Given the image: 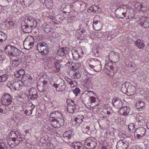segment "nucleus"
Returning a JSON list of instances; mask_svg holds the SVG:
<instances>
[{"label":"nucleus","instance_id":"62","mask_svg":"<svg viewBox=\"0 0 149 149\" xmlns=\"http://www.w3.org/2000/svg\"><path fill=\"white\" fill-rule=\"evenodd\" d=\"M13 64L15 65L16 66H17L19 64V62L18 61L16 60H14L12 62Z\"/></svg>","mask_w":149,"mask_h":149},{"label":"nucleus","instance_id":"30","mask_svg":"<svg viewBox=\"0 0 149 149\" xmlns=\"http://www.w3.org/2000/svg\"><path fill=\"white\" fill-rule=\"evenodd\" d=\"M91 60L92 64L94 65L95 67L96 66H101L100 62L97 59L92 58Z\"/></svg>","mask_w":149,"mask_h":149},{"label":"nucleus","instance_id":"41","mask_svg":"<svg viewBox=\"0 0 149 149\" xmlns=\"http://www.w3.org/2000/svg\"><path fill=\"white\" fill-rule=\"evenodd\" d=\"M140 10L143 12H145L147 10L148 8L145 5L143 4L140 5Z\"/></svg>","mask_w":149,"mask_h":149},{"label":"nucleus","instance_id":"33","mask_svg":"<svg viewBox=\"0 0 149 149\" xmlns=\"http://www.w3.org/2000/svg\"><path fill=\"white\" fill-rule=\"evenodd\" d=\"M89 9L90 10L97 13V12L100 9V8L96 5H93L89 8Z\"/></svg>","mask_w":149,"mask_h":149},{"label":"nucleus","instance_id":"27","mask_svg":"<svg viewBox=\"0 0 149 149\" xmlns=\"http://www.w3.org/2000/svg\"><path fill=\"white\" fill-rule=\"evenodd\" d=\"M136 45L139 48L143 47L145 45V44L142 40L140 39H137L135 42Z\"/></svg>","mask_w":149,"mask_h":149},{"label":"nucleus","instance_id":"53","mask_svg":"<svg viewBox=\"0 0 149 149\" xmlns=\"http://www.w3.org/2000/svg\"><path fill=\"white\" fill-rule=\"evenodd\" d=\"M79 32H81L82 33H83L84 35H86V30L83 28H80L79 30Z\"/></svg>","mask_w":149,"mask_h":149},{"label":"nucleus","instance_id":"60","mask_svg":"<svg viewBox=\"0 0 149 149\" xmlns=\"http://www.w3.org/2000/svg\"><path fill=\"white\" fill-rule=\"evenodd\" d=\"M32 111H27L26 110L24 112L26 114L27 116H29L32 114Z\"/></svg>","mask_w":149,"mask_h":149},{"label":"nucleus","instance_id":"54","mask_svg":"<svg viewBox=\"0 0 149 149\" xmlns=\"http://www.w3.org/2000/svg\"><path fill=\"white\" fill-rule=\"evenodd\" d=\"M6 25L8 26V27L9 28H11L13 27V23L12 21L8 22Z\"/></svg>","mask_w":149,"mask_h":149},{"label":"nucleus","instance_id":"40","mask_svg":"<svg viewBox=\"0 0 149 149\" xmlns=\"http://www.w3.org/2000/svg\"><path fill=\"white\" fill-rule=\"evenodd\" d=\"M37 88L40 92H44L45 91L46 89L47 88H45L43 86L41 87L40 86H37Z\"/></svg>","mask_w":149,"mask_h":149},{"label":"nucleus","instance_id":"46","mask_svg":"<svg viewBox=\"0 0 149 149\" xmlns=\"http://www.w3.org/2000/svg\"><path fill=\"white\" fill-rule=\"evenodd\" d=\"M50 26L48 25H46L44 28V31L46 33L50 31Z\"/></svg>","mask_w":149,"mask_h":149},{"label":"nucleus","instance_id":"43","mask_svg":"<svg viewBox=\"0 0 149 149\" xmlns=\"http://www.w3.org/2000/svg\"><path fill=\"white\" fill-rule=\"evenodd\" d=\"M60 62L59 61L57 62L56 63H55V67L56 69V72H58L60 70V68L61 67V65L59 63Z\"/></svg>","mask_w":149,"mask_h":149},{"label":"nucleus","instance_id":"26","mask_svg":"<svg viewBox=\"0 0 149 149\" xmlns=\"http://www.w3.org/2000/svg\"><path fill=\"white\" fill-rule=\"evenodd\" d=\"M31 44V45H33L34 44V39L33 37L31 36L30 35L27 36L25 38L24 41Z\"/></svg>","mask_w":149,"mask_h":149},{"label":"nucleus","instance_id":"32","mask_svg":"<svg viewBox=\"0 0 149 149\" xmlns=\"http://www.w3.org/2000/svg\"><path fill=\"white\" fill-rule=\"evenodd\" d=\"M6 38V35L3 32L0 31V43L2 42L3 41H5Z\"/></svg>","mask_w":149,"mask_h":149},{"label":"nucleus","instance_id":"51","mask_svg":"<svg viewBox=\"0 0 149 149\" xmlns=\"http://www.w3.org/2000/svg\"><path fill=\"white\" fill-rule=\"evenodd\" d=\"M134 124L132 123L129 124L128 125V128L130 131L134 129Z\"/></svg>","mask_w":149,"mask_h":149},{"label":"nucleus","instance_id":"8","mask_svg":"<svg viewBox=\"0 0 149 149\" xmlns=\"http://www.w3.org/2000/svg\"><path fill=\"white\" fill-rule=\"evenodd\" d=\"M129 143L125 139L119 141L117 143V149H127L128 147Z\"/></svg>","mask_w":149,"mask_h":149},{"label":"nucleus","instance_id":"49","mask_svg":"<svg viewBox=\"0 0 149 149\" xmlns=\"http://www.w3.org/2000/svg\"><path fill=\"white\" fill-rule=\"evenodd\" d=\"M63 136L64 137L66 138L67 139H69L71 137V135L68 134V132H65L63 134Z\"/></svg>","mask_w":149,"mask_h":149},{"label":"nucleus","instance_id":"58","mask_svg":"<svg viewBox=\"0 0 149 149\" xmlns=\"http://www.w3.org/2000/svg\"><path fill=\"white\" fill-rule=\"evenodd\" d=\"M43 85L42 86L45 88H48V83L47 81L44 80L42 81Z\"/></svg>","mask_w":149,"mask_h":149},{"label":"nucleus","instance_id":"2","mask_svg":"<svg viewBox=\"0 0 149 149\" xmlns=\"http://www.w3.org/2000/svg\"><path fill=\"white\" fill-rule=\"evenodd\" d=\"M94 92L92 91H84L81 95L80 99L82 102L86 105L91 103L90 96L92 95Z\"/></svg>","mask_w":149,"mask_h":149},{"label":"nucleus","instance_id":"17","mask_svg":"<svg viewBox=\"0 0 149 149\" xmlns=\"http://www.w3.org/2000/svg\"><path fill=\"white\" fill-rule=\"evenodd\" d=\"M51 120L52 121L51 122V125L55 128H59L63 125L64 124V123H60V121H59V120L56 119H53Z\"/></svg>","mask_w":149,"mask_h":149},{"label":"nucleus","instance_id":"5","mask_svg":"<svg viewBox=\"0 0 149 149\" xmlns=\"http://www.w3.org/2000/svg\"><path fill=\"white\" fill-rule=\"evenodd\" d=\"M146 132V129L143 127L137 128L134 132V137L137 140L142 139L145 136Z\"/></svg>","mask_w":149,"mask_h":149},{"label":"nucleus","instance_id":"50","mask_svg":"<svg viewBox=\"0 0 149 149\" xmlns=\"http://www.w3.org/2000/svg\"><path fill=\"white\" fill-rule=\"evenodd\" d=\"M34 108H32L31 107H30L29 106H26L25 107H24L23 109V111H25L26 110L27 111H33V109Z\"/></svg>","mask_w":149,"mask_h":149},{"label":"nucleus","instance_id":"13","mask_svg":"<svg viewBox=\"0 0 149 149\" xmlns=\"http://www.w3.org/2000/svg\"><path fill=\"white\" fill-rule=\"evenodd\" d=\"M123 104L121 100L118 98L115 97L113 99L112 105L116 109H120Z\"/></svg>","mask_w":149,"mask_h":149},{"label":"nucleus","instance_id":"12","mask_svg":"<svg viewBox=\"0 0 149 149\" xmlns=\"http://www.w3.org/2000/svg\"><path fill=\"white\" fill-rule=\"evenodd\" d=\"M51 84L55 88L57 91H63L65 89L66 86L64 84V81H62L58 84H56L54 83Z\"/></svg>","mask_w":149,"mask_h":149},{"label":"nucleus","instance_id":"35","mask_svg":"<svg viewBox=\"0 0 149 149\" xmlns=\"http://www.w3.org/2000/svg\"><path fill=\"white\" fill-rule=\"evenodd\" d=\"M0 149H10L8 143L4 142L0 143Z\"/></svg>","mask_w":149,"mask_h":149},{"label":"nucleus","instance_id":"31","mask_svg":"<svg viewBox=\"0 0 149 149\" xmlns=\"http://www.w3.org/2000/svg\"><path fill=\"white\" fill-rule=\"evenodd\" d=\"M127 85H129V84L128 83H125L122 85L121 90L123 93H125L128 92L127 88L126 87Z\"/></svg>","mask_w":149,"mask_h":149},{"label":"nucleus","instance_id":"16","mask_svg":"<svg viewBox=\"0 0 149 149\" xmlns=\"http://www.w3.org/2000/svg\"><path fill=\"white\" fill-rule=\"evenodd\" d=\"M26 21L27 22V24L30 27L35 28L37 25V22L34 20V19L31 17H29L26 19Z\"/></svg>","mask_w":149,"mask_h":149},{"label":"nucleus","instance_id":"21","mask_svg":"<svg viewBox=\"0 0 149 149\" xmlns=\"http://www.w3.org/2000/svg\"><path fill=\"white\" fill-rule=\"evenodd\" d=\"M72 146L75 149H84L82 143L80 142H74L72 143Z\"/></svg>","mask_w":149,"mask_h":149},{"label":"nucleus","instance_id":"14","mask_svg":"<svg viewBox=\"0 0 149 149\" xmlns=\"http://www.w3.org/2000/svg\"><path fill=\"white\" fill-rule=\"evenodd\" d=\"M130 107L127 106H124L120 109L118 112L119 114L121 116H126L130 112Z\"/></svg>","mask_w":149,"mask_h":149},{"label":"nucleus","instance_id":"56","mask_svg":"<svg viewBox=\"0 0 149 149\" xmlns=\"http://www.w3.org/2000/svg\"><path fill=\"white\" fill-rule=\"evenodd\" d=\"M132 149H143V148L140 146L135 145L132 146Z\"/></svg>","mask_w":149,"mask_h":149},{"label":"nucleus","instance_id":"4","mask_svg":"<svg viewBox=\"0 0 149 149\" xmlns=\"http://www.w3.org/2000/svg\"><path fill=\"white\" fill-rule=\"evenodd\" d=\"M37 49L42 55H47L49 51V48L47 45L43 42H40L37 44Z\"/></svg>","mask_w":149,"mask_h":149},{"label":"nucleus","instance_id":"28","mask_svg":"<svg viewBox=\"0 0 149 149\" xmlns=\"http://www.w3.org/2000/svg\"><path fill=\"white\" fill-rule=\"evenodd\" d=\"M59 34L55 32H53L51 34V40L54 42H56L58 39Z\"/></svg>","mask_w":149,"mask_h":149},{"label":"nucleus","instance_id":"37","mask_svg":"<svg viewBox=\"0 0 149 149\" xmlns=\"http://www.w3.org/2000/svg\"><path fill=\"white\" fill-rule=\"evenodd\" d=\"M8 76L7 74H5L2 76L0 77V82L6 81L8 78Z\"/></svg>","mask_w":149,"mask_h":149},{"label":"nucleus","instance_id":"9","mask_svg":"<svg viewBox=\"0 0 149 149\" xmlns=\"http://www.w3.org/2000/svg\"><path fill=\"white\" fill-rule=\"evenodd\" d=\"M100 16L96 15L94 18L93 22V27L94 29L96 31L100 30L102 28V24L100 22L98 21L97 20L99 18Z\"/></svg>","mask_w":149,"mask_h":149},{"label":"nucleus","instance_id":"48","mask_svg":"<svg viewBox=\"0 0 149 149\" xmlns=\"http://www.w3.org/2000/svg\"><path fill=\"white\" fill-rule=\"evenodd\" d=\"M26 79H28L29 80V83L31 84L32 83L33 81V78L29 74H27L26 75Z\"/></svg>","mask_w":149,"mask_h":149},{"label":"nucleus","instance_id":"23","mask_svg":"<svg viewBox=\"0 0 149 149\" xmlns=\"http://www.w3.org/2000/svg\"><path fill=\"white\" fill-rule=\"evenodd\" d=\"M25 73L24 70L23 69H21L18 71H17L15 72L14 75L17 78L20 77H22Z\"/></svg>","mask_w":149,"mask_h":149},{"label":"nucleus","instance_id":"64","mask_svg":"<svg viewBox=\"0 0 149 149\" xmlns=\"http://www.w3.org/2000/svg\"><path fill=\"white\" fill-rule=\"evenodd\" d=\"M38 97V95L37 94H32V95L31 96V98L32 99H35L37 98Z\"/></svg>","mask_w":149,"mask_h":149},{"label":"nucleus","instance_id":"63","mask_svg":"<svg viewBox=\"0 0 149 149\" xmlns=\"http://www.w3.org/2000/svg\"><path fill=\"white\" fill-rule=\"evenodd\" d=\"M90 100L91 101V102H95L96 101L95 98L93 97L92 96H90Z\"/></svg>","mask_w":149,"mask_h":149},{"label":"nucleus","instance_id":"3","mask_svg":"<svg viewBox=\"0 0 149 149\" xmlns=\"http://www.w3.org/2000/svg\"><path fill=\"white\" fill-rule=\"evenodd\" d=\"M84 145L87 149H93L96 146V140L94 138L88 137L85 141Z\"/></svg>","mask_w":149,"mask_h":149},{"label":"nucleus","instance_id":"11","mask_svg":"<svg viewBox=\"0 0 149 149\" xmlns=\"http://www.w3.org/2000/svg\"><path fill=\"white\" fill-rule=\"evenodd\" d=\"M135 119L140 126H142L145 123V117L144 115L141 113L137 114L135 116Z\"/></svg>","mask_w":149,"mask_h":149},{"label":"nucleus","instance_id":"38","mask_svg":"<svg viewBox=\"0 0 149 149\" xmlns=\"http://www.w3.org/2000/svg\"><path fill=\"white\" fill-rule=\"evenodd\" d=\"M24 45H25L26 47H25V48L27 49L28 50L29 49L31 48H32V47H33V45H31V44L29 42H24Z\"/></svg>","mask_w":149,"mask_h":149},{"label":"nucleus","instance_id":"55","mask_svg":"<svg viewBox=\"0 0 149 149\" xmlns=\"http://www.w3.org/2000/svg\"><path fill=\"white\" fill-rule=\"evenodd\" d=\"M56 111H55L54 112H52L51 113L50 115V117L51 118H52L53 119H56Z\"/></svg>","mask_w":149,"mask_h":149},{"label":"nucleus","instance_id":"10","mask_svg":"<svg viewBox=\"0 0 149 149\" xmlns=\"http://www.w3.org/2000/svg\"><path fill=\"white\" fill-rule=\"evenodd\" d=\"M139 24L145 28L149 27V19L146 17L141 16L139 20Z\"/></svg>","mask_w":149,"mask_h":149},{"label":"nucleus","instance_id":"47","mask_svg":"<svg viewBox=\"0 0 149 149\" xmlns=\"http://www.w3.org/2000/svg\"><path fill=\"white\" fill-rule=\"evenodd\" d=\"M67 104H72V106H74L75 105V106H77V105L76 104H75L74 103V101L71 100V99H68L67 100Z\"/></svg>","mask_w":149,"mask_h":149},{"label":"nucleus","instance_id":"44","mask_svg":"<svg viewBox=\"0 0 149 149\" xmlns=\"http://www.w3.org/2000/svg\"><path fill=\"white\" fill-rule=\"evenodd\" d=\"M33 1V0H24V4L28 6L31 4Z\"/></svg>","mask_w":149,"mask_h":149},{"label":"nucleus","instance_id":"24","mask_svg":"<svg viewBox=\"0 0 149 149\" xmlns=\"http://www.w3.org/2000/svg\"><path fill=\"white\" fill-rule=\"evenodd\" d=\"M90 79V78L86 79L85 80L86 82L84 85L85 87L87 90L91 88L92 86V83L91 82Z\"/></svg>","mask_w":149,"mask_h":149},{"label":"nucleus","instance_id":"36","mask_svg":"<svg viewBox=\"0 0 149 149\" xmlns=\"http://www.w3.org/2000/svg\"><path fill=\"white\" fill-rule=\"evenodd\" d=\"M79 4V6L81 9L82 10H85L86 7L85 4L82 1H79L78 2Z\"/></svg>","mask_w":149,"mask_h":149},{"label":"nucleus","instance_id":"22","mask_svg":"<svg viewBox=\"0 0 149 149\" xmlns=\"http://www.w3.org/2000/svg\"><path fill=\"white\" fill-rule=\"evenodd\" d=\"M67 110L68 111L71 113H73L77 111L76 109V106H72V104H68Z\"/></svg>","mask_w":149,"mask_h":149},{"label":"nucleus","instance_id":"25","mask_svg":"<svg viewBox=\"0 0 149 149\" xmlns=\"http://www.w3.org/2000/svg\"><path fill=\"white\" fill-rule=\"evenodd\" d=\"M11 140L14 142V144H13V143H10V142L11 141H9L8 143V145L10 146V147H13L16 145H18L20 143V142L18 140L16 139V138L15 137L12 138H11Z\"/></svg>","mask_w":149,"mask_h":149},{"label":"nucleus","instance_id":"29","mask_svg":"<svg viewBox=\"0 0 149 149\" xmlns=\"http://www.w3.org/2000/svg\"><path fill=\"white\" fill-rule=\"evenodd\" d=\"M111 60H110V62H108L107 64L105 66V68L108 71L107 72V74H108V76H110V71L111 70Z\"/></svg>","mask_w":149,"mask_h":149},{"label":"nucleus","instance_id":"6","mask_svg":"<svg viewBox=\"0 0 149 149\" xmlns=\"http://www.w3.org/2000/svg\"><path fill=\"white\" fill-rule=\"evenodd\" d=\"M12 99L10 95L8 94H5L1 97V103L6 106L9 105L12 102Z\"/></svg>","mask_w":149,"mask_h":149},{"label":"nucleus","instance_id":"20","mask_svg":"<svg viewBox=\"0 0 149 149\" xmlns=\"http://www.w3.org/2000/svg\"><path fill=\"white\" fill-rule=\"evenodd\" d=\"M22 28L23 32L26 33L31 32L32 30L34 28L27 24L22 26Z\"/></svg>","mask_w":149,"mask_h":149},{"label":"nucleus","instance_id":"52","mask_svg":"<svg viewBox=\"0 0 149 149\" xmlns=\"http://www.w3.org/2000/svg\"><path fill=\"white\" fill-rule=\"evenodd\" d=\"M16 132H15L14 131H11L10 132V135L12 137V138L17 137Z\"/></svg>","mask_w":149,"mask_h":149},{"label":"nucleus","instance_id":"61","mask_svg":"<svg viewBox=\"0 0 149 149\" xmlns=\"http://www.w3.org/2000/svg\"><path fill=\"white\" fill-rule=\"evenodd\" d=\"M72 54L73 57L75 56H77L78 55V57H79V56L78 52L77 50H73L72 52Z\"/></svg>","mask_w":149,"mask_h":149},{"label":"nucleus","instance_id":"18","mask_svg":"<svg viewBox=\"0 0 149 149\" xmlns=\"http://www.w3.org/2000/svg\"><path fill=\"white\" fill-rule=\"evenodd\" d=\"M145 102L141 100H139L137 102L136 104V107L137 109L139 111H141L145 107Z\"/></svg>","mask_w":149,"mask_h":149},{"label":"nucleus","instance_id":"7","mask_svg":"<svg viewBox=\"0 0 149 149\" xmlns=\"http://www.w3.org/2000/svg\"><path fill=\"white\" fill-rule=\"evenodd\" d=\"M20 81H15L8 82L7 84V86L10 88L11 90H19L20 86Z\"/></svg>","mask_w":149,"mask_h":149},{"label":"nucleus","instance_id":"42","mask_svg":"<svg viewBox=\"0 0 149 149\" xmlns=\"http://www.w3.org/2000/svg\"><path fill=\"white\" fill-rule=\"evenodd\" d=\"M72 91L75 95L77 96L78 94L80 93V90L79 88H76L75 89L73 90Z\"/></svg>","mask_w":149,"mask_h":149},{"label":"nucleus","instance_id":"45","mask_svg":"<svg viewBox=\"0 0 149 149\" xmlns=\"http://www.w3.org/2000/svg\"><path fill=\"white\" fill-rule=\"evenodd\" d=\"M69 84L72 87L76 86L77 85V82L74 81H72Z\"/></svg>","mask_w":149,"mask_h":149},{"label":"nucleus","instance_id":"1","mask_svg":"<svg viewBox=\"0 0 149 149\" xmlns=\"http://www.w3.org/2000/svg\"><path fill=\"white\" fill-rule=\"evenodd\" d=\"M4 52L6 53L9 56L16 57L19 55L20 53V51L15 46L10 45H7L4 49Z\"/></svg>","mask_w":149,"mask_h":149},{"label":"nucleus","instance_id":"15","mask_svg":"<svg viewBox=\"0 0 149 149\" xmlns=\"http://www.w3.org/2000/svg\"><path fill=\"white\" fill-rule=\"evenodd\" d=\"M84 118V116L82 115H78L73 121L74 125L76 127H79L80 125V124L83 121V119Z\"/></svg>","mask_w":149,"mask_h":149},{"label":"nucleus","instance_id":"19","mask_svg":"<svg viewBox=\"0 0 149 149\" xmlns=\"http://www.w3.org/2000/svg\"><path fill=\"white\" fill-rule=\"evenodd\" d=\"M56 119L59 120V121H60V123L61 124L64 123V117L62 114L61 113L58 111H56Z\"/></svg>","mask_w":149,"mask_h":149},{"label":"nucleus","instance_id":"39","mask_svg":"<svg viewBox=\"0 0 149 149\" xmlns=\"http://www.w3.org/2000/svg\"><path fill=\"white\" fill-rule=\"evenodd\" d=\"M57 54L61 56H63L65 54V52L62 49H59L57 53Z\"/></svg>","mask_w":149,"mask_h":149},{"label":"nucleus","instance_id":"34","mask_svg":"<svg viewBox=\"0 0 149 149\" xmlns=\"http://www.w3.org/2000/svg\"><path fill=\"white\" fill-rule=\"evenodd\" d=\"M71 77L74 79H78L81 77L80 74L79 73H77V71L73 72V74H71Z\"/></svg>","mask_w":149,"mask_h":149},{"label":"nucleus","instance_id":"57","mask_svg":"<svg viewBox=\"0 0 149 149\" xmlns=\"http://www.w3.org/2000/svg\"><path fill=\"white\" fill-rule=\"evenodd\" d=\"M102 69L101 66H96L95 67V69H94V70L96 72H99Z\"/></svg>","mask_w":149,"mask_h":149},{"label":"nucleus","instance_id":"59","mask_svg":"<svg viewBox=\"0 0 149 149\" xmlns=\"http://www.w3.org/2000/svg\"><path fill=\"white\" fill-rule=\"evenodd\" d=\"M86 123H84V124H83L81 125V128L82 129H86L87 130H88L89 128H90V127L88 126H87L86 125Z\"/></svg>","mask_w":149,"mask_h":149}]
</instances>
